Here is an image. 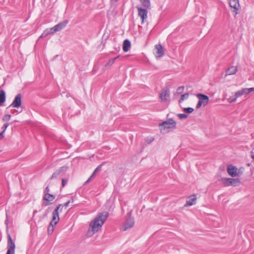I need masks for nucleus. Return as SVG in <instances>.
Here are the masks:
<instances>
[{"instance_id":"nucleus-1","label":"nucleus","mask_w":254,"mask_h":254,"mask_svg":"<svg viewBox=\"0 0 254 254\" xmlns=\"http://www.w3.org/2000/svg\"><path fill=\"white\" fill-rule=\"evenodd\" d=\"M109 216V213L107 211L100 212L97 216L91 222L89 229L87 232V235L89 237L92 236L95 233L100 229Z\"/></svg>"},{"instance_id":"nucleus-2","label":"nucleus","mask_w":254,"mask_h":254,"mask_svg":"<svg viewBox=\"0 0 254 254\" xmlns=\"http://www.w3.org/2000/svg\"><path fill=\"white\" fill-rule=\"evenodd\" d=\"M63 206L62 204H59L52 213V220L51 221L48 227V234H51L54 230L55 226L59 222L60 218L59 215L58 211L61 209V211L62 210Z\"/></svg>"},{"instance_id":"nucleus-3","label":"nucleus","mask_w":254,"mask_h":254,"mask_svg":"<svg viewBox=\"0 0 254 254\" xmlns=\"http://www.w3.org/2000/svg\"><path fill=\"white\" fill-rule=\"evenodd\" d=\"M160 127L162 133H168L176 128V122L173 119L170 118L160 123Z\"/></svg>"},{"instance_id":"nucleus-4","label":"nucleus","mask_w":254,"mask_h":254,"mask_svg":"<svg viewBox=\"0 0 254 254\" xmlns=\"http://www.w3.org/2000/svg\"><path fill=\"white\" fill-rule=\"evenodd\" d=\"M160 102H163L167 107L170 102V91L168 87H164L160 92Z\"/></svg>"},{"instance_id":"nucleus-5","label":"nucleus","mask_w":254,"mask_h":254,"mask_svg":"<svg viewBox=\"0 0 254 254\" xmlns=\"http://www.w3.org/2000/svg\"><path fill=\"white\" fill-rule=\"evenodd\" d=\"M221 181L224 184V186L228 187L230 186H238L240 184V180L237 178H222Z\"/></svg>"},{"instance_id":"nucleus-6","label":"nucleus","mask_w":254,"mask_h":254,"mask_svg":"<svg viewBox=\"0 0 254 254\" xmlns=\"http://www.w3.org/2000/svg\"><path fill=\"white\" fill-rule=\"evenodd\" d=\"M196 97L199 99L196 106V109H199L202 105L205 106L208 104L209 99L208 96L201 93H198L196 95Z\"/></svg>"},{"instance_id":"nucleus-7","label":"nucleus","mask_w":254,"mask_h":254,"mask_svg":"<svg viewBox=\"0 0 254 254\" xmlns=\"http://www.w3.org/2000/svg\"><path fill=\"white\" fill-rule=\"evenodd\" d=\"M7 251L6 254H14L15 245L11 236L7 234Z\"/></svg>"},{"instance_id":"nucleus-8","label":"nucleus","mask_w":254,"mask_h":254,"mask_svg":"<svg viewBox=\"0 0 254 254\" xmlns=\"http://www.w3.org/2000/svg\"><path fill=\"white\" fill-rule=\"evenodd\" d=\"M134 225V220L133 218L130 217V216L126 220V222L124 224L122 227L123 231H127L128 229H130L132 227H133Z\"/></svg>"},{"instance_id":"nucleus-9","label":"nucleus","mask_w":254,"mask_h":254,"mask_svg":"<svg viewBox=\"0 0 254 254\" xmlns=\"http://www.w3.org/2000/svg\"><path fill=\"white\" fill-rule=\"evenodd\" d=\"M21 104L22 96L21 94L19 93L15 96L12 103L9 105L8 107L18 108L21 107Z\"/></svg>"},{"instance_id":"nucleus-10","label":"nucleus","mask_w":254,"mask_h":254,"mask_svg":"<svg viewBox=\"0 0 254 254\" xmlns=\"http://www.w3.org/2000/svg\"><path fill=\"white\" fill-rule=\"evenodd\" d=\"M229 5L232 11L235 13V16H236L238 13V10L240 8L239 0H229Z\"/></svg>"},{"instance_id":"nucleus-11","label":"nucleus","mask_w":254,"mask_h":254,"mask_svg":"<svg viewBox=\"0 0 254 254\" xmlns=\"http://www.w3.org/2000/svg\"><path fill=\"white\" fill-rule=\"evenodd\" d=\"M67 167L64 166L57 169L52 175L50 179L57 178L59 176H62L67 170Z\"/></svg>"},{"instance_id":"nucleus-12","label":"nucleus","mask_w":254,"mask_h":254,"mask_svg":"<svg viewBox=\"0 0 254 254\" xmlns=\"http://www.w3.org/2000/svg\"><path fill=\"white\" fill-rule=\"evenodd\" d=\"M68 23V20H64L62 22H60L58 24L56 25L55 26L52 28V30L55 33L60 31L62 30L63 29H64L67 24Z\"/></svg>"},{"instance_id":"nucleus-13","label":"nucleus","mask_w":254,"mask_h":254,"mask_svg":"<svg viewBox=\"0 0 254 254\" xmlns=\"http://www.w3.org/2000/svg\"><path fill=\"white\" fill-rule=\"evenodd\" d=\"M237 168L231 164L227 166V172L232 177L239 176V174L237 173Z\"/></svg>"},{"instance_id":"nucleus-14","label":"nucleus","mask_w":254,"mask_h":254,"mask_svg":"<svg viewBox=\"0 0 254 254\" xmlns=\"http://www.w3.org/2000/svg\"><path fill=\"white\" fill-rule=\"evenodd\" d=\"M138 10V16L140 17L143 22L144 19L147 18V10L146 8H142L140 7H136Z\"/></svg>"},{"instance_id":"nucleus-15","label":"nucleus","mask_w":254,"mask_h":254,"mask_svg":"<svg viewBox=\"0 0 254 254\" xmlns=\"http://www.w3.org/2000/svg\"><path fill=\"white\" fill-rule=\"evenodd\" d=\"M196 200V196L195 194H193L190 196L187 200V203L185 206H191L195 203Z\"/></svg>"},{"instance_id":"nucleus-16","label":"nucleus","mask_w":254,"mask_h":254,"mask_svg":"<svg viewBox=\"0 0 254 254\" xmlns=\"http://www.w3.org/2000/svg\"><path fill=\"white\" fill-rule=\"evenodd\" d=\"M131 43L129 40L126 39L123 42V49L125 52H127L130 49Z\"/></svg>"},{"instance_id":"nucleus-17","label":"nucleus","mask_w":254,"mask_h":254,"mask_svg":"<svg viewBox=\"0 0 254 254\" xmlns=\"http://www.w3.org/2000/svg\"><path fill=\"white\" fill-rule=\"evenodd\" d=\"M237 71V67L236 66H232L229 67L226 70V75H233L235 74Z\"/></svg>"},{"instance_id":"nucleus-18","label":"nucleus","mask_w":254,"mask_h":254,"mask_svg":"<svg viewBox=\"0 0 254 254\" xmlns=\"http://www.w3.org/2000/svg\"><path fill=\"white\" fill-rule=\"evenodd\" d=\"M5 93L3 89L0 90V106H2L5 101Z\"/></svg>"},{"instance_id":"nucleus-19","label":"nucleus","mask_w":254,"mask_h":254,"mask_svg":"<svg viewBox=\"0 0 254 254\" xmlns=\"http://www.w3.org/2000/svg\"><path fill=\"white\" fill-rule=\"evenodd\" d=\"M248 88H243L240 90L238 91L235 93V95L236 96V97H239L243 95L244 94H248Z\"/></svg>"},{"instance_id":"nucleus-20","label":"nucleus","mask_w":254,"mask_h":254,"mask_svg":"<svg viewBox=\"0 0 254 254\" xmlns=\"http://www.w3.org/2000/svg\"><path fill=\"white\" fill-rule=\"evenodd\" d=\"M55 32L52 30V28L50 29H46L41 34L40 37L44 38L46 37L51 34H54Z\"/></svg>"},{"instance_id":"nucleus-21","label":"nucleus","mask_w":254,"mask_h":254,"mask_svg":"<svg viewBox=\"0 0 254 254\" xmlns=\"http://www.w3.org/2000/svg\"><path fill=\"white\" fill-rule=\"evenodd\" d=\"M55 198V195L50 193L44 195L43 199L47 201H52Z\"/></svg>"},{"instance_id":"nucleus-22","label":"nucleus","mask_w":254,"mask_h":254,"mask_svg":"<svg viewBox=\"0 0 254 254\" xmlns=\"http://www.w3.org/2000/svg\"><path fill=\"white\" fill-rule=\"evenodd\" d=\"M143 6L149 8L150 5V0H139Z\"/></svg>"},{"instance_id":"nucleus-23","label":"nucleus","mask_w":254,"mask_h":254,"mask_svg":"<svg viewBox=\"0 0 254 254\" xmlns=\"http://www.w3.org/2000/svg\"><path fill=\"white\" fill-rule=\"evenodd\" d=\"M119 58V56H117V57L116 58H112V59H110L108 62L106 64V67H109V66H111L115 62V61L118 59Z\"/></svg>"},{"instance_id":"nucleus-24","label":"nucleus","mask_w":254,"mask_h":254,"mask_svg":"<svg viewBox=\"0 0 254 254\" xmlns=\"http://www.w3.org/2000/svg\"><path fill=\"white\" fill-rule=\"evenodd\" d=\"M153 54L157 59L159 58V44L155 45L153 50Z\"/></svg>"},{"instance_id":"nucleus-25","label":"nucleus","mask_w":254,"mask_h":254,"mask_svg":"<svg viewBox=\"0 0 254 254\" xmlns=\"http://www.w3.org/2000/svg\"><path fill=\"white\" fill-rule=\"evenodd\" d=\"M189 93H187L182 95L181 99L179 100V103L183 102L185 99H188L189 96Z\"/></svg>"},{"instance_id":"nucleus-26","label":"nucleus","mask_w":254,"mask_h":254,"mask_svg":"<svg viewBox=\"0 0 254 254\" xmlns=\"http://www.w3.org/2000/svg\"><path fill=\"white\" fill-rule=\"evenodd\" d=\"M194 111V109L191 107H187L184 109V111L187 114H190Z\"/></svg>"},{"instance_id":"nucleus-27","label":"nucleus","mask_w":254,"mask_h":254,"mask_svg":"<svg viewBox=\"0 0 254 254\" xmlns=\"http://www.w3.org/2000/svg\"><path fill=\"white\" fill-rule=\"evenodd\" d=\"M184 88H185V87L184 86H182L179 87L177 89V93L178 94H182L184 90Z\"/></svg>"},{"instance_id":"nucleus-28","label":"nucleus","mask_w":254,"mask_h":254,"mask_svg":"<svg viewBox=\"0 0 254 254\" xmlns=\"http://www.w3.org/2000/svg\"><path fill=\"white\" fill-rule=\"evenodd\" d=\"M105 163H103L100 165H99L95 169V170L94 171V173H97V172L100 171L102 169V166Z\"/></svg>"},{"instance_id":"nucleus-29","label":"nucleus","mask_w":254,"mask_h":254,"mask_svg":"<svg viewBox=\"0 0 254 254\" xmlns=\"http://www.w3.org/2000/svg\"><path fill=\"white\" fill-rule=\"evenodd\" d=\"M178 116L180 119H184L188 118V115L186 114H179Z\"/></svg>"},{"instance_id":"nucleus-30","label":"nucleus","mask_w":254,"mask_h":254,"mask_svg":"<svg viewBox=\"0 0 254 254\" xmlns=\"http://www.w3.org/2000/svg\"><path fill=\"white\" fill-rule=\"evenodd\" d=\"M238 97H236V96L235 95V97H230L228 99V101L229 102V103H233V102H234L236 101L237 98Z\"/></svg>"},{"instance_id":"nucleus-31","label":"nucleus","mask_w":254,"mask_h":254,"mask_svg":"<svg viewBox=\"0 0 254 254\" xmlns=\"http://www.w3.org/2000/svg\"><path fill=\"white\" fill-rule=\"evenodd\" d=\"M11 118V115L9 114H6L3 117V120L5 122H7L10 120Z\"/></svg>"},{"instance_id":"nucleus-32","label":"nucleus","mask_w":254,"mask_h":254,"mask_svg":"<svg viewBox=\"0 0 254 254\" xmlns=\"http://www.w3.org/2000/svg\"><path fill=\"white\" fill-rule=\"evenodd\" d=\"M164 55V50L163 47L160 44V58L163 56Z\"/></svg>"},{"instance_id":"nucleus-33","label":"nucleus","mask_w":254,"mask_h":254,"mask_svg":"<svg viewBox=\"0 0 254 254\" xmlns=\"http://www.w3.org/2000/svg\"><path fill=\"white\" fill-rule=\"evenodd\" d=\"M68 182L67 179H62L61 189L64 188Z\"/></svg>"},{"instance_id":"nucleus-34","label":"nucleus","mask_w":254,"mask_h":254,"mask_svg":"<svg viewBox=\"0 0 254 254\" xmlns=\"http://www.w3.org/2000/svg\"><path fill=\"white\" fill-rule=\"evenodd\" d=\"M154 140V138L153 137H148L145 139V141L147 144L150 143Z\"/></svg>"},{"instance_id":"nucleus-35","label":"nucleus","mask_w":254,"mask_h":254,"mask_svg":"<svg viewBox=\"0 0 254 254\" xmlns=\"http://www.w3.org/2000/svg\"><path fill=\"white\" fill-rule=\"evenodd\" d=\"M9 126V124L8 123H5L3 126L1 127V129H2V131L4 132L5 130Z\"/></svg>"},{"instance_id":"nucleus-36","label":"nucleus","mask_w":254,"mask_h":254,"mask_svg":"<svg viewBox=\"0 0 254 254\" xmlns=\"http://www.w3.org/2000/svg\"><path fill=\"white\" fill-rule=\"evenodd\" d=\"M50 191V189L48 187H47L44 190V194H49V192Z\"/></svg>"},{"instance_id":"nucleus-37","label":"nucleus","mask_w":254,"mask_h":254,"mask_svg":"<svg viewBox=\"0 0 254 254\" xmlns=\"http://www.w3.org/2000/svg\"><path fill=\"white\" fill-rule=\"evenodd\" d=\"M92 178V177H90L84 183V185H87L91 181Z\"/></svg>"},{"instance_id":"nucleus-38","label":"nucleus","mask_w":254,"mask_h":254,"mask_svg":"<svg viewBox=\"0 0 254 254\" xmlns=\"http://www.w3.org/2000/svg\"><path fill=\"white\" fill-rule=\"evenodd\" d=\"M70 200L67 201L66 202H65V203L64 204V207H67L68 206V205H69V203H70Z\"/></svg>"},{"instance_id":"nucleus-39","label":"nucleus","mask_w":254,"mask_h":254,"mask_svg":"<svg viewBox=\"0 0 254 254\" xmlns=\"http://www.w3.org/2000/svg\"><path fill=\"white\" fill-rule=\"evenodd\" d=\"M248 89L249 94L251 92H253V91H254V87L248 88Z\"/></svg>"},{"instance_id":"nucleus-40","label":"nucleus","mask_w":254,"mask_h":254,"mask_svg":"<svg viewBox=\"0 0 254 254\" xmlns=\"http://www.w3.org/2000/svg\"><path fill=\"white\" fill-rule=\"evenodd\" d=\"M251 157L254 160V149L251 151Z\"/></svg>"},{"instance_id":"nucleus-41","label":"nucleus","mask_w":254,"mask_h":254,"mask_svg":"<svg viewBox=\"0 0 254 254\" xmlns=\"http://www.w3.org/2000/svg\"><path fill=\"white\" fill-rule=\"evenodd\" d=\"M3 133H4L3 131L0 132V139L4 137Z\"/></svg>"},{"instance_id":"nucleus-42","label":"nucleus","mask_w":254,"mask_h":254,"mask_svg":"<svg viewBox=\"0 0 254 254\" xmlns=\"http://www.w3.org/2000/svg\"><path fill=\"white\" fill-rule=\"evenodd\" d=\"M49 204V203L48 201H47L46 202H43V205L44 206H47V205H48Z\"/></svg>"},{"instance_id":"nucleus-43","label":"nucleus","mask_w":254,"mask_h":254,"mask_svg":"<svg viewBox=\"0 0 254 254\" xmlns=\"http://www.w3.org/2000/svg\"><path fill=\"white\" fill-rule=\"evenodd\" d=\"M95 174H96V173H94V171L90 177L92 178L95 175Z\"/></svg>"},{"instance_id":"nucleus-44","label":"nucleus","mask_w":254,"mask_h":254,"mask_svg":"<svg viewBox=\"0 0 254 254\" xmlns=\"http://www.w3.org/2000/svg\"><path fill=\"white\" fill-rule=\"evenodd\" d=\"M5 223L6 225H8V220L7 219H6L5 220Z\"/></svg>"},{"instance_id":"nucleus-45","label":"nucleus","mask_w":254,"mask_h":254,"mask_svg":"<svg viewBox=\"0 0 254 254\" xmlns=\"http://www.w3.org/2000/svg\"><path fill=\"white\" fill-rule=\"evenodd\" d=\"M237 173L239 174V176H240L242 174V172H240V170H239V172H237Z\"/></svg>"},{"instance_id":"nucleus-46","label":"nucleus","mask_w":254,"mask_h":254,"mask_svg":"<svg viewBox=\"0 0 254 254\" xmlns=\"http://www.w3.org/2000/svg\"><path fill=\"white\" fill-rule=\"evenodd\" d=\"M247 165H248V166H251V164H250V163H248V164H247Z\"/></svg>"},{"instance_id":"nucleus-47","label":"nucleus","mask_w":254,"mask_h":254,"mask_svg":"<svg viewBox=\"0 0 254 254\" xmlns=\"http://www.w3.org/2000/svg\"><path fill=\"white\" fill-rule=\"evenodd\" d=\"M48 213V211H46V215Z\"/></svg>"},{"instance_id":"nucleus-48","label":"nucleus","mask_w":254,"mask_h":254,"mask_svg":"<svg viewBox=\"0 0 254 254\" xmlns=\"http://www.w3.org/2000/svg\"><path fill=\"white\" fill-rule=\"evenodd\" d=\"M36 213V211H34V213Z\"/></svg>"}]
</instances>
